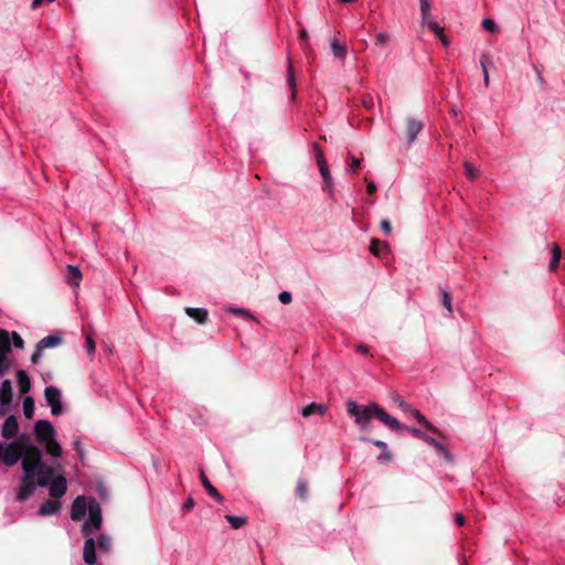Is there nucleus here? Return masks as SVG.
I'll list each match as a JSON object with an SVG mask.
<instances>
[{"mask_svg": "<svg viewBox=\"0 0 565 565\" xmlns=\"http://www.w3.org/2000/svg\"><path fill=\"white\" fill-rule=\"evenodd\" d=\"M20 459L23 477L15 500L24 502L34 493L36 486L47 487L60 466L45 463L42 450L30 441L28 435H22L8 445L0 441V460L6 466H14Z\"/></svg>", "mask_w": 565, "mask_h": 565, "instance_id": "obj_1", "label": "nucleus"}, {"mask_svg": "<svg viewBox=\"0 0 565 565\" xmlns=\"http://www.w3.org/2000/svg\"><path fill=\"white\" fill-rule=\"evenodd\" d=\"M347 413L349 416L354 418L355 425L360 427L362 430H367L371 426L372 417H376L384 425L388 426L394 430H402L407 427L399 424V422L388 415L380 405L376 403H371L367 406L359 405L352 399L347 401L345 403Z\"/></svg>", "mask_w": 565, "mask_h": 565, "instance_id": "obj_2", "label": "nucleus"}, {"mask_svg": "<svg viewBox=\"0 0 565 565\" xmlns=\"http://www.w3.org/2000/svg\"><path fill=\"white\" fill-rule=\"evenodd\" d=\"M55 429L46 419H40L34 424V436L39 444L45 447V451L52 457L62 455V447L55 439Z\"/></svg>", "mask_w": 565, "mask_h": 565, "instance_id": "obj_3", "label": "nucleus"}, {"mask_svg": "<svg viewBox=\"0 0 565 565\" xmlns=\"http://www.w3.org/2000/svg\"><path fill=\"white\" fill-rule=\"evenodd\" d=\"M88 513L89 519L82 526V532L86 536L90 535L94 531L99 530L103 522L100 505L94 498L88 502Z\"/></svg>", "mask_w": 565, "mask_h": 565, "instance_id": "obj_4", "label": "nucleus"}, {"mask_svg": "<svg viewBox=\"0 0 565 565\" xmlns=\"http://www.w3.org/2000/svg\"><path fill=\"white\" fill-rule=\"evenodd\" d=\"M44 397L47 405L51 407V413L53 416H58L64 412V407L61 402L62 393L57 387H45Z\"/></svg>", "mask_w": 565, "mask_h": 565, "instance_id": "obj_5", "label": "nucleus"}, {"mask_svg": "<svg viewBox=\"0 0 565 565\" xmlns=\"http://www.w3.org/2000/svg\"><path fill=\"white\" fill-rule=\"evenodd\" d=\"M406 430L412 434L416 438H420L426 441V444H429L433 446L436 450H438L447 460H451L450 452L446 449L444 445H441L439 441H437L435 438L428 436L424 431H422L418 428L415 427H408Z\"/></svg>", "mask_w": 565, "mask_h": 565, "instance_id": "obj_6", "label": "nucleus"}, {"mask_svg": "<svg viewBox=\"0 0 565 565\" xmlns=\"http://www.w3.org/2000/svg\"><path fill=\"white\" fill-rule=\"evenodd\" d=\"M12 397V383L10 380H4L0 385V416H4L7 414L8 406L11 404Z\"/></svg>", "mask_w": 565, "mask_h": 565, "instance_id": "obj_7", "label": "nucleus"}, {"mask_svg": "<svg viewBox=\"0 0 565 565\" xmlns=\"http://www.w3.org/2000/svg\"><path fill=\"white\" fill-rule=\"evenodd\" d=\"M424 122L414 117H407L405 119V138L409 143H413L417 135L423 130Z\"/></svg>", "mask_w": 565, "mask_h": 565, "instance_id": "obj_8", "label": "nucleus"}, {"mask_svg": "<svg viewBox=\"0 0 565 565\" xmlns=\"http://www.w3.org/2000/svg\"><path fill=\"white\" fill-rule=\"evenodd\" d=\"M47 486L50 487L49 488L50 497H52L54 499H58V498L63 497L67 490V482H66L65 477H63V476H58L56 478H54V476H53Z\"/></svg>", "mask_w": 565, "mask_h": 565, "instance_id": "obj_9", "label": "nucleus"}, {"mask_svg": "<svg viewBox=\"0 0 565 565\" xmlns=\"http://www.w3.org/2000/svg\"><path fill=\"white\" fill-rule=\"evenodd\" d=\"M88 509V505L86 503L85 497H77L73 503L71 509V518L74 521H81L85 514L86 510Z\"/></svg>", "mask_w": 565, "mask_h": 565, "instance_id": "obj_10", "label": "nucleus"}, {"mask_svg": "<svg viewBox=\"0 0 565 565\" xmlns=\"http://www.w3.org/2000/svg\"><path fill=\"white\" fill-rule=\"evenodd\" d=\"M18 430H19L18 419L14 415H10L9 417L6 418V420L2 425V429H1L2 437L6 439L13 438L17 436Z\"/></svg>", "mask_w": 565, "mask_h": 565, "instance_id": "obj_11", "label": "nucleus"}, {"mask_svg": "<svg viewBox=\"0 0 565 565\" xmlns=\"http://www.w3.org/2000/svg\"><path fill=\"white\" fill-rule=\"evenodd\" d=\"M83 559L88 565L96 563V542L93 537H88L84 543Z\"/></svg>", "mask_w": 565, "mask_h": 565, "instance_id": "obj_12", "label": "nucleus"}, {"mask_svg": "<svg viewBox=\"0 0 565 565\" xmlns=\"http://www.w3.org/2000/svg\"><path fill=\"white\" fill-rule=\"evenodd\" d=\"M65 279L71 287H78L82 280V273L79 268L74 265H67L65 270Z\"/></svg>", "mask_w": 565, "mask_h": 565, "instance_id": "obj_13", "label": "nucleus"}, {"mask_svg": "<svg viewBox=\"0 0 565 565\" xmlns=\"http://www.w3.org/2000/svg\"><path fill=\"white\" fill-rule=\"evenodd\" d=\"M200 480L203 486V488L206 490V492L214 498L217 502L222 503L224 501V497L217 491V489L210 482L207 477L205 476L204 471L200 470Z\"/></svg>", "mask_w": 565, "mask_h": 565, "instance_id": "obj_14", "label": "nucleus"}, {"mask_svg": "<svg viewBox=\"0 0 565 565\" xmlns=\"http://www.w3.org/2000/svg\"><path fill=\"white\" fill-rule=\"evenodd\" d=\"M61 510V503L56 500L45 501L39 509V514L42 516L55 514Z\"/></svg>", "mask_w": 565, "mask_h": 565, "instance_id": "obj_15", "label": "nucleus"}, {"mask_svg": "<svg viewBox=\"0 0 565 565\" xmlns=\"http://www.w3.org/2000/svg\"><path fill=\"white\" fill-rule=\"evenodd\" d=\"M327 406L323 404H317L315 402L310 403L306 407L302 408L301 415L303 417H310L313 414H318L320 416H323L327 413Z\"/></svg>", "mask_w": 565, "mask_h": 565, "instance_id": "obj_16", "label": "nucleus"}, {"mask_svg": "<svg viewBox=\"0 0 565 565\" xmlns=\"http://www.w3.org/2000/svg\"><path fill=\"white\" fill-rule=\"evenodd\" d=\"M185 312L200 324H205L207 321V311L205 309L189 307L185 308Z\"/></svg>", "mask_w": 565, "mask_h": 565, "instance_id": "obj_17", "label": "nucleus"}, {"mask_svg": "<svg viewBox=\"0 0 565 565\" xmlns=\"http://www.w3.org/2000/svg\"><path fill=\"white\" fill-rule=\"evenodd\" d=\"M12 351L10 333L7 330H0V358L9 355Z\"/></svg>", "mask_w": 565, "mask_h": 565, "instance_id": "obj_18", "label": "nucleus"}, {"mask_svg": "<svg viewBox=\"0 0 565 565\" xmlns=\"http://www.w3.org/2000/svg\"><path fill=\"white\" fill-rule=\"evenodd\" d=\"M17 381H18L19 390H20L21 394H26L30 392L31 382H30L29 375L26 374L25 371L19 370L17 372Z\"/></svg>", "mask_w": 565, "mask_h": 565, "instance_id": "obj_19", "label": "nucleus"}, {"mask_svg": "<svg viewBox=\"0 0 565 565\" xmlns=\"http://www.w3.org/2000/svg\"><path fill=\"white\" fill-rule=\"evenodd\" d=\"M480 65L482 67V72H483V83H484V86L488 87L489 84H490V77H489V67H492L493 66V62L490 57V55L488 54H482L481 58H480Z\"/></svg>", "mask_w": 565, "mask_h": 565, "instance_id": "obj_20", "label": "nucleus"}, {"mask_svg": "<svg viewBox=\"0 0 565 565\" xmlns=\"http://www.w3.org/2000/svg\"><path fill=\"white\" fill-rule=\"evenodd\" d=\"M62 342V337H60L58 334H50L45 338H43L42 340L39 341L38 345H39V349H47V348H53V347H56L58 344H61Z\"/></svg>", "mask_w": 565, "mask_h": 565, "instance_id": "obj_21", "label": "nucleus"}, {"mask_svg": "<svg viewBox=\"0 0 565 565\" xmlns=\"http://www.w3.org/2000/svg\"><path fill=\"white\" fill-rule=\"evenodd\" d=\"M417 420L419 424H422L426 429H428L429 431H431L433 434H436V435H440V431L435 427L433 426L427 419L426 417L418 411V409H414L412 408V411L409 412Z\"/></svg>", "mask_w": 565, "mask_h": 565, "instance_id": "obj_22", "label": "nucleus"}, {"mask_svg": "<svg viewBox=\"0 0 565 565\" xmlns=\"http://www.w3.org/2000/svg\"><path fill=\"white\" fill-rule=\"evenodd\" d=\"M295 493L299 500H301V501L307 500L308 494H309L308 481L305 479H298L296 488H295Z\"/></svg>", "mask_w": 565, "mask_h": 565, "instance_id": "obj_23", "label": "nucleus"}, {"mask_svg": "<svg viewBox=\"0 0 565 565\" xmlns=\"http://www.w3.org/2000/svg\"><path fill=\"white\" fill-rule=\"evenodd\" d=\"M319 167V171L323 178V181H324V186L322 188L323 190H329L331 191L332 189V178H331V173L328 169V166H327V162H321L318 164Z\"/></svg>", "mask_w": 565, "mask_h": 565, "instance_id": "obj_24", "label": "nucleus"}, {"mask_svg": "<svg viewBox=\"0 0 565 565\" xmlns=\"http://www.w3.org/2000/svg\"><path fill=\"white\" fill-rule=\"evenodd\" d=\"M287 84L291 90V98L295 99L296 97V78H295V72L294 66L291 63V60H288V70H287Z\"/></svg>", "mask_w": 565, "mask_h": 565, "instance_id": "obj_25", "label": "nucleus"}, {"mask_svg": "<svg viewBox=\"0 0 565 565\" xmlns=\"http://www.w3.org/2000/svg\"><path fill=\"white\" fill-rule=\"evenodd\" d=\"M562 257V249L557 244H554L552 246V258L550 262V270L555 271L558 267L559 260Z\"/></svg>", "mask_w": 565, "mask_h": 565, "instance_id": "obj_26", "label": "nucleus"}, {"mask_svg": "<svg viewBox=\"0 0 565 565\" xmlns=\"http://www.w3.org/2000/svg\"><path fill=\"white\" fill-rule=\"evenodd\" d=\"M381 248L384 249V250H387L388 246L386 243L384 242H381L380 239L377 238H372L371 239V245H370V252L375 256V257H381Z\"/></svg>", "mask_w": 565, "mask_h": 565, "instance_id": "obj_27", "label": "nucleus"}, {"mask_svg": "<svg viewBox=\"0 0 565 565\" xmlns=\"http://www.w3.org/2000/svg\"><path fill=\"white\" fill-rule=\"evenodd\" d=\"M226 521L231 524V526L235 530L242 527L247 523V516H235L227 514L225 515Z\"/></svg>", "mask_w": 565, "mask_h": 565, "instance_id": "obj_28", "label": "nucleus"}, {"mask_svg": "<svg viewBox=\"0 0 565 565\" xmlns=\"http://www.w3.org/2000/svg\"><path fill=\"white\" fill-rule=\"evenodd\" d=\"M23 413L28 419L34 415V401L31 396H26L23 399Z\"/></svg>", "mask_w": 565, "mask_h": 565, "instance_id": "obj_29", "label": "nucleus"}, {"mask_svg": "<svg viewBox=\"0 0 565 565\" xmlns=\"http://www.w3.org/2000/svg\"><path fill=\"white\" fill-rule=\"evenodd\" d=\"M331 50L335 57L343 60L347 55V49L344 45L340 44L337 40L331 42Z\"/></svg>", "mask_w": 565, "mask_h": 565, "instance_id": "obj_30", "label": "nucleus"}, {"mask_svg": "<svg viewBox=\"0 0 565 565\" xmlns=\"http://www.w3.org/2000/svg\"><path fill=\"white\" fill-rule=\"evenodd\" d=\"M97 544L100 551L108 552L111 548V539L106 534H102L98 536Z\"/></svg>", "mask_w": 565, "mask_h": 565, "instance_id": "obj_31", "label": "nucleus"}, {"mask_svg": "<svg viewBox=\"0 0 565 565\" xmlns=\"http://www.w3.org/2000/svg\"><path fill=\"white\" fill-rule=\"evenodd\" d=\"M13 361L8 355L0 358V377H2L12 367Z\"/></svg>", "mask_w": 565, "mask_h": 565, "instance_id": "obj_32", "label": "nucleus"}, {"mask_svg": "<svg viewBox=\"0 0 565 565\" xmlns=\"http://www.w3.org/2000/svg\"><path fill=\"white\" fill-rule=\"evenodd\" d=\"M465 174L469 180H475L479 175V171L469 162H463Z\"/></svg>", "mask_w": 565, "mask_h": 565, "instance_id": "obj_33", "label": "nucleus"}, {"mask_svg": "<svg viewBox=\"0 0 565 565\" xmlns=\"http://www.w3.org/2000/svg\"><path fill=\"white\" fill-rule=\"evenodd\" d=\"M440 295H441V303L443 306L449 311L451 312L452 311V307H451V295L447 291V290H444V289H440Z\"/></svg>", "mask_w": 565, "mask_h": 565, "instance_id": "obj_34", "label": "nucleus"}, {"mask_svg": "<svg viewBox=\"0 0 565 565\" xmlns=\"http://www.w3.org/2000/svg\"><path fill=\"white\" fill-rule=\"evenodd\" d=\"M482 28L484 30H487L488 32H491V33H497L498 32V26H497L495 22L492 19H484L482 21Z\"/></svg>", "mask_w": 565, "mask_h": 565, "instance_id": "obj_35", "label": "nucleus"}, {"mask_svg": "<svg viewBox=\"0 0 565 565\" xmlns=\"http://www.w3.org/2000/svg\"><path fill=\"white\" fill-rule=\"evenodd\" d=\"M10 337L12 338V343L17 349H23L24 348V341L20 337V334L17 331H13Z\"/></svg>", "mask_w": 565, "mask_h": 565, "instance_id": "obj_36", "label": "nucleus"}, {"mask_svg": "<svg viewBox=\"0 0 565 565\" xmlns=\"http://www.w3.org/2000/svg\"><path fill=\"white\" fill-rule=\"evenodd\" d=\"M230 311L233 312L236 316H241V317H245V318L250 319V320H255V317L249 311H247L246 309L235 308V309H230Z\"/></svg>", "mask_w": 565, "mask_h": 565, "instance_id": "obj_37", "label": "nucleus"}, {"mask_svg": "<svg viewBox=\"0 0 565 565\" xmlns=\"http://www.w3.org/2000/svg\"><path fill=\"white\" fill-rule=\"evenodd\" d=\"M427 28L437 36L444 32V29L437 22H427Z\"/></svg>", "mask_w": 565, "mask_h": 565, "instance_id": "obj_38", "label": "nucleus"}, {"mask_svg": "<svg viewBox=\"0 0 565 565\" xmlns=\"http://www.w3.org/2000/svg\"><path fill=\"white\" fill-rule=\"evenodd\" d=\"M85 349L88 354H93L95 352V342H94L92 335H89V334L86 337Z\"/></svg>", "mask_w": 565, "mask_h": 565, "instance_id": "obj_39", "label": "nucleus"}, {"mask_svg": "<svg viewBox=\"0 0 565 565\" xmlns=\"http://www.w3.org/2000/svg\"><path fill=\"white\" fill-rule=\"evenodd\" d=\"M313 148H315V152H316L317 163L319 164L321 162H327L320 146L318 143H315Z\"/></svg>", "mask_w": 565, "mask_h": 565, "instance_id": "obj_40", "label": "nucleus"}, {"mask_svg": "<svg viewBox=\"0 0 565 565\" xmlns=\"http://www.w3.org/2000/svg\"><path fill=\"white\" fill-rule=\"evenodd\" d=\"M390 40V35L385 32H380L376 35V45H385Z\"/></svg>", "mask_w": 565, "mask_h": 565, "instance_id": "obj_41", "label": "nucleus"}, {"mask_svg": "<svg viewBox=\"0 0 565 565\" xmlns=\"http://www.w3.org/2000/svg\"><path fill=\"white\" fill-rule=\"evenodd\" d=\"M278 299L281 303L284 305H288L291 302V294L288 292V291H281L279 295H278Z\"/></svg>", "mask_w": 565, "mask_h": 565, "instance_id": "obj_42", "label": "nucleus"}, {"mask_svg": "<svg viewBox=\"0 0 565 565\" xmlns=\"http://www.w3.org/2000/svg\"><path fill=\"white\" fill-rule=\"evenodd\" d=\"M420 2V12L422 15L429 14L430 12V4L428 0H419Z\"/></svg>", "mask_w": 565, "mask_h": 565, "instance_id": "obj_43", "label": "nucleus"}, {"mask_svg": "<svg viewBox=\"0 0 565 565\" xmlns=\"http://www.w3.org/2000/svg\"><path fill=\"white\" fill-rule=\"evenodd\" d=\"M380 226L386 235H390L392 233V226L388 220H382Z\"/></svg>", "mask_w": 565, "mask_h": 565, "instance_id": "obj_44", "label": "nucleus"}, {"mask_svg": "<svg viewBox=\"0 0 565 565\" xmlns=\"http://www.w3.org/2000/svg\"><path fill=\"white\" fill-rule=\"evenodd\" d=\"M42 351L43 350L39 349V345L36 344V348H35L34 352L31 355V362L32 363L36 364L40 361V359L42 356Z\"/></svg>", "mask_w": 565, "mask_h": 565, "instance_id": "obj_45", "label": "nucleus"}, {"mask_svg": "<svg viewBox=\"0 0 565 565\" xmlns=\"http://www.w3.org/2000/svg\"><path fill=\"white\" fill-rule=\"evenodd\" d=\"M361 440H364V441H370L371 444H373L375 447L377 448H381V449H385L386 448V444L382 440H377V439H367V438H361Z\"/></svg>", "mask_w": 565, "mask_h": 565, "instance_id": "obj_46", "label": "nucleus"}, {"mask_svg": "<svg viewBox=\"0 0 565 565\" xmlns=\"http://www.w3.org/2000/svg\"><path fill=\"white\" fill-rule=\"evenodd\" d=\"M396 403L398 404L399 408H402L404 412L412 411V406L408 403H406L405 401L396 398Z\"/></svg>", "mask_w": 565, "mask_h": 565, "instance_id": "obj_47", "label": "nucleus"}, {"mask_svg": "<svg viewBox=\"0 0 565 565\" xmlns=\"http://www.w3.org/2000/svg\"><path fill=\"white\" fill-rule=\"evenodd\" d=\"M74 449L75 451L78 454V457L84 460V450L81 446V441L79 440H75L74 441Z\"/></svg>", "mask_w": 565, "mask_h": 565, "instance_id": "obj_48", "label": "nucleus"}, {"mask_svg": "<svg viewBox=\"0 0 565 565\" xmlns=\"http://www.w3.org/2000/svg\"><path fill=\"white\" fill-rule=\"evenodd\" d=\"M360 166H361V161H360L359 159H356V158H352L351 171H352L353 173H356V172H358V170H359Z\"/></svg>", "mask_w": 565, "mask_h": 565, "instance_id": "obj_49", "label": "nucleus"}, {"mask_svg": "<svg viewBox=\"0 0 565 565\" xmlns=\"http://www.w3.org/2000/svg\"><path fill=\"white\" fill-rule=\"evenodd\" d=\"M375 191H376L375 183L373 181L367 182V184H366V192H367V194L372 195V194L375 193Z\"/></svg>", "mask_w": 565, "mask_h": 565, "instance_id": "obj_50", "label": "nucleus"}, {"mask_svg": "<svg viewBox=\"0 0 565 565\" xmlns=\"http://www.w3.org/2000/svg\"><path fill=\"white\" fill-rule=\"evenodd\" d=\"M194 507V500L192 498L186 499V501L183 504L184 511H190Z\"/></svg>", "mask_w": 565, "mask_h": 565, "instance_id": "obj_51", "label": "nucleus"}, {"mask_svg": "<svg viewBox=\"0 0 565 565\" xmlns=\"http://www.w3.org/2000/svg\"><path fill=\"white\" fill-rule=\"evenodd\" d=\"M455 523L458 526L463 525L465 524V516L461 513H457L456 516H455Z\"/></svg>", "mask_w": 565, "mask_h": 565, "instance_id": "obj_52", "label": "nucleus"}, {"mask_svg": "<svg viewBox=\"0 0 565 565\" xmlns=\"http://www.w3.org/2000/svg\"><path fill=\"white\" fill-rule=\"evenodd\" d=\"M391 459H392V456H391V454H390V452H383V454H381V455H380V457H379V460H380L381 462L390 461Z\"/></svg>", "mask_w": 565, "mask_h": 565, "instance_id": "obj_53", "label": "nucleus"}, {"mask_svg": "<svg viewBox=\"0 0 565 565\" xmlns=\"http://www.w3.org/2000/svg\"><path fill=\"white\" fill-rule=\"evenodd\" d=\"M439 40L441 41L443 45L444 46H448L450 41L449 39L444 34V32L441 34L438 35Z\"/></svg>", "mask_w": 565, "mask_h": 565, "instance_id": "obj_54", "label": "nucleus"}, {"mask_svg": "<svg viewBox=\"0 0 565 565\" xmlns=\"http://www.w3.org/2000/svg\"><path fill=\"white\" fill-rule=\"evenodd\" d=\"M356 351L362 354H366L369 352V348L364 344H360V345H358Z\"/></svg>", "mask_w": 565, "mask_h": 565, "instance_id": "obj_55", "label": "nucleus"}, {"mask_svg": "<svg viewBox=\"0 0 565 565\" xmlns=\"http://www.w3.org/2000/svg\"><path fill=\"white\" fill-rule=\"evenodd\" d=\"M43 2H44V0H33L31 3V8L38 9Z\"/></svg>", "mask_w": 565, "mask_h": 565, "instance_id": "obj_56", "label": "nucleus"}, {"mask_svg": "<svg viewBox=\"0 0 565 565\" xmlns=\"http://www.w3.org/2000/svg\"><path fill=\"white\" fill-rule=\"evenodd\" d=\"M429 17H430V13H429V14L422 15V25H426V26H427V22H431V21L429 20Z\"/></svg>", "mask_w": 565, "mask_h": 565, "instance_id": "obj_57", "label": "nucleus"}, {"mask_svg": "<svg viewBox=\"0 0 565 565\" xmlns=\"http://www.w3.org/2000/svg\"><path fill=\"white\" fill-rule=\"evenodd\" d=\"M300 39L302 41H307L308 40V33H307V31L305 29L300 30Z\"/></svg>", "mask_w": 565, "mask_h": 565, "instance_id": "obj_58", "label": "nucleus"}, {"mask_svg": "<svg viewBox=\"0 0 565 565\" xmlns=\"http://www.w3.org/2000/svg\"><path fill=\"white\" fill-rule=\"evenodd\" d=\"M303 50H305V52H306V54H307V56H308V57L312 54V50H311V47L309 46V44H307V45H306V47H305Z\"/></svg>", "mask_w": 565, "mask_h": 565, "instance_id": "obj_59", "label": "nucleus"}]
</instances>
